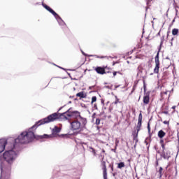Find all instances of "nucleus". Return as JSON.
<instances>
[{
    "label": "nucleus",
    "mask_w": 179,
    "mask_h": 179,
    "mask_svg": "<svg viewBox=\"0 0 179 179\" xmlns=\"http://www.w3.org/2000/svg\"><path fill=\"white\" fill-rule=\"evenodd\" d=\"M159 143L160 145H166V143H164V138H160V141H159Z\"/></svg>",
    "instance_id": "5701e85b"
},
{
    "label": "nucleus",
    "mask_w": 179,
    "mask_h": 179,
    "mask_svg": "<svg viewBox=\"0 0 179 179\" xmlns=\"http://www.w3.org/2000/svg\"><path fill=\"white\" fill-rule=\"evenodd\" d=\"M163 44V40L161 41V45Z\"/></svg>",
    "instance_id": "79ce46f5"
},
{
    "label": "nucleus",
    "mask_w": 179,
    "mask_h": 179,
    "mask_svg": "<svg viewBox=\"0 0 179 179\" xmlns=\"http://www.w3.org/2000/svg\"><path fill=\"white\" fill-rule=\"evenodd\" d=\"M87 122V121L86 120V119H83L82 120H76L71 123V129H73V131L83 129V128L86 127Z\"/></svg>",
    "instance_id": "39448f33"
},
{
    "label": "nucleus",
    "mask_w": 179,
    "mask_h": 179,
    "mask_svg": "<svg viewBox=\"0 0 179 179\" xmlns=\"http://www.w3.org/2000/svg\"><path fill=\"white\" fill-rule=\"evenodd\" d=\"M169 167H170V164H169L167 165V166L166 167V169H169Z\"/></svg>",
    "instance_id": "4c0bfd02"
},
{
    "label": "nucleus",
    "mask_w": 179,
    "mask_h": 179,
    "mask_svg": "<svg viewBox=\"0 0 179 179\" xmlns=\"http://www.w3.org/2000/svg\"><path fill=\"white\" fill-rule=\"evenodd\" d=\"M173 40H174V38H172L171 39V45H173Z\"/></svg>",
    "instance_id": "473e14b6"
},
{
    "label": "nucleus",
    "mask_w": 179,
    "mask_h": 179,
    "mask_svg": "<svg viewBox=\"0 0 179 179\" xmlns=\"http://www.w3.org/2000/svg\"><path fill=\"white\" fill-rule=\"evenodd\" d=\"M113 150V152H115V150Z\"/></svg>",
    "instance_id": "c03bdc74"
},
{
    "label": "nucleus",
    "mask_w": 179,
    "mask_h": 179,
    "mask_svg": "<svg viewBox=\"0 0 179 179\" xmlns=\"http://www.w3.org/2000/svg\"><path fill=\"white\" fill-rule=\"evenodd\" d=\"M163 124H164L165 125H169L170 124V121H164Z\"/></svg>",
    "instance_id": "a878e982"
},
{
    "label": "nucleus",
    "mask_w": 179,
    "mask_h": 179,
    "mask_svg": "<svg viewBox=\"0 0 179 179\" xmlns=\"http://www.w3.org/2000/svg\"><path fill=\"white\" fill-rule=\"evenodd\" d=\"M148 133L150 134V123L148 124Z\"/></svg>",
    "instance_id": "bb28decb"
},
{
    "label": "nucleus",
    "mask_w": 179,
    "mask_h": 179,
    "mask_svg": "<svg viewBox=\"0 0 179 179\" xmlns=\"http://www.w3.org/2000/svg\"><path fill=\"white\" fill-rule=\"evenodd\" d=\"M117 73H120V71L117 72V71H114L113 72V76H117Z\"/></svg>",
    "instance_id": "c756f323"
},
{
    "label": "nucleus",
    "mask_w": 179,
    "mask_h": 179,
    "mask_svg": "<svg viewBox=\"0 0 179 179\" xmlns=\"http://www.w3.org/2000/svg\"><path fill=\"white\" fill-rule=\"evenodd\" d=\"M61 132V128L55 126L52 129V135H57V134H59Z\"/></svg>",
    "instance_id": "4468645a"
},
{
    "label": "nucleus",
    "mask_w": 179,
    "mask_h": 179,
    "mask_svg": "<svg viewBox=\"0 0 179 179\" xmlns=\"http://www.w3.org/2000/svg\"><path fill=\"white\" fill-rule=\"evenodd\" d=\"M158 173H159V178H162V177H163V167H159V169L158 171Z\"/></svg>",
    "instance_id": "a211bd4d"
},
{
    "label": "nucleus",
    "mask_w": 179,
    "mask_h": 179,
    "mask_svg": "<svg viewBox=\"0 0 179 179\" xmlns=\"http://www.w3.org/2000/svg\"><path fill=\"white\" fill-rule=\"evenodd\" d=\"M155 59V67L154 69V73H159V69H160V60H159V52H157Z\"/></svg>",
    "instance_id": "0eeeda50"
},
{
    "label": "nucleus",
    "mask_w": 179,
    "mask_h": 179,
    "mask_svg": "<svg viewBox=\"0 0 179 179\" xmlns=\"http://www.w3.org/2000/svg\"><path fill=\"white\" fill-rule=\"evenodd\" d=\"M115 101L114 102V104H117V103H120V99L117 96H115Z\"/></svg>",
    "instance_id": "4be33fe9"
},
{
    "label": "nucleus",
    "mask_w": 179,
    "mask_h": 179,
    "mask_svg": "<svg viewBox=\"0 0 179 179\" xmlns=\"http://www.w3.org/2000/svg\"><path fill=\"white\" fill-rule=\"evenodd\" d=\"M162 157H163V159H166L167 160H169V159H170L171 156V152H170L169 150H167V151H163L162 152V155H161Z\"/></svg>",
    "instance_id": "f8f14e48"
},
{
    "label": "nucleus",
    "mask_w": 179,
    "mask_h": 179,
    "mask_svg": "<svg viewBox=\"0 0 179 179\" xmlns=\"http://www.w3.org/2000/svg\"><path fill=\"white\" fill-rule=\"evenodd\" d=\"M111 170H112V171L114 170V167H111Z\"/></svg>",
    "instance_id": "ea45409f"
},
{
    "label": "nucleus",
    "mask_w": 179,
    "mask_h": 179,
    "mask_svg": "<svg viewBox=\"0 0 179 179\" xmlns=\"http://www.w3.org/2000/svg\"><path fill=\"white\" fill-rule=\"evenodd\" d=\"M118 146V145L117 144H116V145H115V149H117V147Z\"/></svg>",
    "instance_id": "a19ab883"
},
{
    "label": "nucleus",
    "mask_w": 179,
    "mask_h": 179,
    "mask_svg": "<svg viewBox=\"0 0 179 179\" xmlns=\"http://www.w3.org/2000/svg\"><path fill=\"white\" fill-rule=\"evenodd\" d=\"M142 113H140L138 115V120L137 126L136 127V130L133 131L132 136H133V141L135 142L134 144V149H136V146L138 145V142H139V139L138 138V135H139V131H141V128H142V120H143Z\"/></svg>",
    "instance_id": "20e7f679"
},
{
    "label": "nucleus",
    "mask_w": 179,
    "mask_h": 179,
    "mask_svg": "<svg viewBox=\"0 0 179 179\" xmlns=\"http://www.w3.org/2000/svg\"><path fill=\"white\" fill-rule=\"evenodd\" d=\"M92 153H94V156H96V150H94V148H92Z\"/></svg>",
    "instance_id": "7c9ffc66"
},
{
    "label": "nucleus",
    "mask_w": 179,
    "mask_h": 179,
    "mask_svg": "<svg viewBox=\"0 0 179 179\" xmlns=\"http://www.w3.org/2000/svg\"><path fill=\"white\" fill-rule=\"evenodd\" d=\"M150 75H153V73H152Z\"/></svg>",
    "instance_id": "a18cd8bd"
},
{
    "label": "nucleus",
    "mask_w": 179,
    "mask_h": 179,
    "mask_svg": "<svg viewBox=\"0 0 179 179\" xmlns=\"http://www.w3.org/2000/svg\"><path fill=\"white\" fill-rule=\"evenodd\" d=\"M178 34H179V29L177 28H174L172 29V35L178 37Z\"/></svg>",
    "instance_id": "dca6fc26"
},
{
    "label": "nucleus",
    "mask_w": 179,
    "mask_h": 179,
    "mask_svg": "<svg viewBox=\"0 0 179 179\" xmlns=\"http://www.w3.org/2000/svg\"><path fill=\"white\" fill-rule=\"evenodd\" d=\"M167 37H169V32H168V34H167Z\"/></svg>",
    "instance_id": "37998d69"
},
{
    "label": "nucleus",
    "mask_w": 179,
    "mask_h": 179,
    "mask_svg": "<svg viewBox=\"0 0 179 179\" xmlns=\"http://www.w3.org/2000/svg\"><path fill=\"white\" fill-rule=\"evenodd\" d=\"M161 147L162 149V152H165L166 151V144L162 145Z\"/></svg>",
    "instance_id": "b1692460"
},
{
    "label": "nucleus",
    "mask_w": 179,
    "mask_h": 179,
    "mask_svg": "<svg viewBox=\"0 0 179 179\" xmlns=\"http://www.w3.org/2000/svg\"><path fill=\"white\" fill-rule=\"evenodd\" d=\"M165 141H166V143L169 142V141H167V138H166Z\"/></svg>",
    "instance_id": "58836bf2"
},
{
    "label": "nucleus",
    "mask_w": 179,
    "mask_h": 179,
    "mask_svg": "<svg viewBox=\"0 0 179 179\" xmlns=\"http://www.w3.org/2000/svg\"><path fill=\"white\" fill-rule=\"evenodd\" d=\"M8 145V141L5 139H0V153L5 150V146Z\"/></svg>",
    "instance_id": "9d476101"
},
{
    "label": "nucleus",
    "mask_w": 179,
    "mask_h": 179,
    "mask_svg": "<svg viewBox=\"0 0 179 179\" xmlns=\"http://www.w3.org/2000/svg\"><path fill=\"white\" fill-rule=\"evenodd\" d=\"M95 117H96V113H94V114L92 115V118H95Z\"/></svg>",
    "instance_id": "f704fd0d"
},
{
    "label": "nucleus",
    "mask_w": 179,
    "mask_h": 179,
    "mask_svg": "<svg viewBox=\"0 0 179 179\" xmlns=\"http://www.w3.org/2000/svg\"><path fill=\"white\" fill-rule=\"evenodd\" d=\"M76 97H80V99H86V94L85 92H80L76 94Z\"/></svg>",
    "instance_id": "2eb2a0df"
},
{
    "label": "nucleus",
    "mask_w": 179,
    "mask_h": 179,
    "mask_svg": "<svg viewBox=\"0 0 179 179\" xmlns=\"http://www.w3.org/2000/svg\"><path fill=\"white\" fill-rule=\"evenodd\" d=\"M96 101H97V97L96 96H92L91 104L93 105V103H96Z\"/></svg>",
    "instance_id": "aec40b11"
},
{
    "label": "nucleus",
    "mask_w": 179,
    "mask_h": 179,
    "mask_svg": "<svg viewBox=\"0 0 179 179\" xmlns=\"http://www.w3.org/2000/svg\"><path fill=\"white\" fill-rule=\"evenodd\" d=\"M101 157V166H102L103 173H107V166L106 165V161H104V155L100 154Z\"/></svg>",
    "instance_id": "6e6552de"
},
{
    "label": "nucleus",
    "mask_w": 179,
    "mask_h": 179,
    "mask_svg": "<svg viewBox=\"0 0 179 179\" xmlns=\"http://www.w3.org/2000/svg\"><path fill=\"white\" fill-rule=\"evenodd\" d=\"M42 6H43V8H45V9H46V10H48V12L52 13V15H53V16H55V17H56V19H60L61 20V17L57 13H55V11H54V10H52V8H51L47 4L42 3Z\"/></svg>",
    "instance_id": "423d86ee"
},
{
    "label": "nucleus",
    "mask_w": 179,
    "mask_h": 179,
    "mask_svg": "<svg viewBox=\"0 0 179 179\" xmlns=\"http://www.w3.org/2000/svg\"><path fill=\"white\" fill-rule=\"evenodd\" d=\"M40 125H44V124H41L39 120L34 126H32L31 128L28 130V131L22 132L20 135L15 139V141H13V143L10 144L15 145V148H17V145L19 143L24 144L31 142V141L36 138L34 132H33L31 129H34V128H37V127H40Z\"/></svg>",
    "instance_id": "f03ea898"
},
{
    "label": "nucleus",
    "mask_w": 179,
    "mask_h": 179,
    "mask_svg": "<svg viewBox=\"0 0 179 179\" xmlns=\"http://www.w3.org/2000/svg\"><path fill=\"white\" fill-rule=\"evenodd\" d=\"M96 58H101V59L106 58V57H104V56L99 57V56L96 55Z\"/></svg>",
    "instance_id": "2f4dec72"
},
{
    "label": "nucleus",
    "mask_w": 179,
    "mask_h": 179,
    "mask_svg": "<svg viewBox=\"0 0 179 179\" xmlns=\"http://www.w3.org/2000/svg\"><path fill=\"white\" fill-rule=\"evenodd\" d=\"M100 122H101L100 119L97 118V119H96V122H95V124H96V125H100Z\"/></svg>",
    "instance_id": "393cba45"
},
{
    "label": "nucleus",
    "mask_w": 179,
    "mask_h": 179,
    "mask_svg": "<svg viewBox=\"0 0 179 179\" xmlns=\"http://www.w3.org/2000/svg\"><path fill=\"white\" fill-rule=\"evenodd\" d=\"M102 153H106V150L105 149H102Z\"/></svg>",
    "instance_id": "c9c22d12"
},
{
    "label": "nucleus",
    "mask_w": 179,
    "mask_h": 179,
    "mask_svg": "<svg viewBox=\"0 0 179 179\" xmlns=\"http://www.w3.org/2000/svg\"><path fill=\"white\" fill-rule=\"evenodd\" d=\"M168 92L166 91V92H161V96L162 97V99H164V96L167 94Z\"/></svg>",
    "instance_id": "412c9836"
},
{
    "label": "nucleus",
    "mask_w": 179,
    "mask_h": 179,
    "mask_svg": "<svg viewBox=\"0 0 179 179\" xmlns=\"http://www.w3.org/2000/svg\"><path fill=\"white\" fill-rule=\"evenodd\" d=\"M8 150L6 151L3 154V159L9 166H12L13 164V162L16 159V157H17V152L16 150V145L15 144H8Z\"/></svg>",
    "instance_id": "7ed1b4c3"
},
{
    "label": "nucleus",
    "mask_w": 179,
    "mask_h": 179,
    "mask_svg": "<svg viewBox=\"0 0 179 179\" xmlns=\"http://www.w3.org/2000/svg\"><path fill=\"white\" fill-rule=\"evenodd\" d=\"M103 179H107V172L103 173Z\"/></svg>",
    "instance_id": "cd10ccee"
},
{
    "label": "nucleus",
    "mask_w": 179,
    "mask_h": 179,
    "mask_svg": "<svg viewBox=\"0 0 179 179\" xmlns=\"http://www.w3.org/2000/svg\"><path fill=\"white\" fill-rule=\"evenodd\" d=\"M143 103L144 106H148V104H149V103H150V95L149 94H145L143 96Z\"/></svg>",
    "instance_id": "9b49d317"
},
{
    "label": "nucleus",
    "mask_w": 179,
    "mask_h": 179,
    "mask_svg": "<svg viewBox=\"0 0 179 179\" xmlns=\"http://www.w3.org/2000/svg\"><path fill=\"white\" fill-rule=\"evenodd\" d=\"M163 113H164V114H169L168 111H164Z\"/></svg>",
    "instance_id": "e433bc0d"
},
{
    "label": "nucleus",
    "mask_w": 179,
    "mask_h": 179,
    "mask_svg": "<svg viewBox=\"0 0 179 179\" xmlns=\"http://www.w3.org/2000/svg\"><path fill=\"white\" fill-rule=\"evenodd\" d=\"M157 136L159 138V139H163V138L166 136V132L163 131V129H161L158 131Z\"/></svg>",
    "instance_id": "ddd939ff"
},
{
    "label": "nucleus",
    "mask_w": 179,
    "mask_h": 179,
    "mask_svg": "<svg viewBox=\"0 0 179 179\" xmlns=\"http://www.w3.org/2000/svg\"><path fill=\"white\" fill-rule=\"evenodd\" d=\"M69 118H73L74 120H86V118L82 117L80 116V113L78 111H71L69 109L67 112L63 113H55L47 117H45L40 120L41 124H48L50 122H54L57 120H69Z\"/></svg>",
    "instance_id": "f257e3e1"
},
{
    "label": "nucleus",
    "mask_w": 179,
    "mask_h": 179,
    "mask_svg": "<svg viewBox=\"0 0 179 179\" xmlns=\"http://www.w3.org/2000/svg\"><path fill=\"white\" fill-rule=\"evenodd\" d=\"M94 110H99V108L97 107V103L94 104Z\"/></svg>",
    "instance_id": "c85d7f7f"
},
{
    "label": "nucleus",
    "mask_w": 179,
    "mask_h": 179,
    "mask_svg": "<svg viewBox=\"0 0 179 179\" xmlns=\"http://www.w3.org/2000/svg\"><path fill=\"white\" fill-rule=\"evenodd\" d=\"M50 138H52V135L44 134L43 136H41V139H48Z\"/></svg>",
    "instance_id": "f3484780"
},
{
    "label": "nucleus",
    "mask_w": 179,
    "mask_h": 179,
    "mask_svg": "<svg viewBox=\"0 0 179 179\" xmlns=\"http://www.w3.org/2000/svg\"><path fill=\"white\" fill-rule=\"evenodd\" d=\"M94 71L99 75H106V67L97 66L95 68Z\"/></svg>",
    "instance_id": "1a4fd4ad"
},
{
    "label": "nucleus",
    "mask_w": 179,
    "mask_h": 179,
    "mask_svg": "<svg viewBox=\"0 0 179 179\" xmlns=\"http://www.w3.org/2000/svg\"><path fill=\"white\" fill-rule=\"evenodd\" d=\"M125 167V163L124 162H120L117 164V169H122Z\"/></svg>",
    "instance_id": "6ab92c4d"
},
{
    "label": "nucleus",
    "mask_w": 179,
    "mask_h": 179,
    "mask_svg": "<svg viewBox=\"0 0 179 179\" xmlns=\"http://www.w3.org/2000/svg\"><path fill=\"white\" fill-rule=\"evenodd\" d=\"M176 106H172V109L174 110V111H176Z\"/></svg>",
    "instance_id": "72a5a7b5"
}]
</instances>
